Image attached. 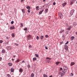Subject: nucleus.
<instances>
[{"label": "nucleus", "mask_w": 77, "mask_h": 77, "mask_svg": "<svg viewBox=\"0 0 77 77\" xmlns=\"http://www.w3.org/2000/svg\"><path fill=\"white\" fill-rule=\"evenodd\" d=\"M26 8H27V9H30V7L29 6H28L26 7Z\"/></svg>", "instance_id": "nucleus-27"}, {"label": "nucleus", "mask_w": 77, "mask_h": 77, "mask_svg": "<svg viewBox=\"0 0 77 77\" xmlns=\"http://www.w3.org/2000/svg\"><path fill=\"white\" fill-rule=\"evenodd\" d=\"M5 44H8V43H9V42H5Z\"/></svg>", "instance_id": "nucleus-34"}, {"label": "nucleus", "mask_w": 77, "mask_h": 77, "mask_svg": "<svg viewBox=\"0 0 77 77\" xmlns=\"http://www.w3.org/2000/svg\"><path fill=\"white\" fill-rule=\"evenodd\" d=\"M67 44H68V41H67L66 43H65V45H67Z\"/></svg>", "instance_id": "nucleus-44"}, {"label": "nucleus", "mask_w": 77, "mask_h": 77, "mask_svg": "<svg viewBox=\"0 0 77 77\" xmlns=\"http://www.w3.org/2000/svg\"><path fill=\"white\" fill-rule=\"evenodd\" d=\"M43 2H44V1H45V0H43Z\"/></svg>", "instance_id": "nucleus-63"}, {"label": "nucleus", "mask_w": 77, "mask_h": 77, "mask_svg": "<svg viewBox=\"0 0 77 77\" xmlns=\"http://www.w3.org/2000/svg\"><path fill=\"white\" fill-rule=\"evenodd\" d=\"M73 25H74V26H75L77 25V22H74L73 23Z\"/></svg>", "instance_id": "nucleus-12"}, {"label": "nucleus", "mask_w": 77, "mask_h": 77, "mask_svg": "<svg viewBox=\"0 0 77 77\" xmlns=\"http://www.w3.org/2000/svg\"><path fill=\"white\" fill-rule=\"evenodd\" d=\"M66 4V3H64L62 4V6H65Z\"/></svg>", "instance_id": "nucleus-19"}, {"label": "nucleus", "mask_w": 77, "mask_h": 77, "mask_svg": "<svg viewBox=\"0 0 77 77\" xmlns=\"http://www.w3.org/2000/svg\"><path fill=\"white\" fill-rule=\"evenodd\" d=\"M46 59H48L49 60H51V58L48 57H46Z\"/></svg>", "instance_id": "nucleus-33"}, {"label": "nucleus", "mask_w": 77, "mask_h": 77, "mask_svg": "<svg viewBox=\"0 0 77 77\" xmlns=\"http://www.w3.org/2000/svg\"><path fill=\"white\" fill-rule=\"evenodd\" d=\"M19 71L20 73H21L22 72H23V70L22 68H20L19 69Z\"/></svg>", "instance_id": "nucleus-5"}, {"label": "nucleus", "mask_w": 77, "mask_h": 77, "mask_svg": "<svg viewBox=\"0 0 77 77\" xmlns=\"http://www.w3.org/2000/svg\"><path fill=\"white\" fill-rule=\"evenodd\" d=\"M60 70L61 71H62V68H60Z\"/></svg>", "instance_id": "nucleus-51"}, {"label": "nucleus", "mask_w": 77, "mask_h": 77, "mask_svg": "<svg viewBox=\"0 0 77 77\" xmlns=\"http://www.w3.org/2000/svg\"><path fill=\"white\" fill-rule=\"evenodd\" d=\"M15 45H16V46H18V44L17 43H15Z\"/></svg>", "instance_id": "nucleus-45"}, {"label": "nucleus", "mask_w": 77, "mask_h": 77, "mask_svg": "<svg viewBox=\"0 0 77 77\" xmlns=\"http://www.w3.org/2000/svg\"><path fill=\"white\" fill-rule=\"evenodd\" d=\"M11 72H14V69L11 68Z\"/></svg>", "instance_id": "nucleus-21"}, {"label": "nucleus", "mask_w": 77, "mask_h": 77, "mask_svg": "<svg viewBox=\"0 0 77 77\" xmlns=\"http://www.w3.org/2000/svg\"><path fill=\"white\" fill-rule=\"evenodd\" d=\"M59 17L60 18H63V15H62V14H59Z\"/></svg>", "instance_id": "nucleus-8"}, {"label": "nucleus", "mask_w": 77, "mask_h": 77, "mask_svg": "<svg viewBox=\"0 0 77 77\" xmlns=\"http://www.w3.org/2000/svg\"><path fill=\"white\" fill-rule=\"evenodd\" d=\"M26 32H27V30H26L25 31V33H26Z\"/></svg>", "instance_id": "nucleus-62"}, {"label": "nucleus", "mask_w": 77, "mask_h": 77, "mask_svg": "<svg viewBox=\"0 0 77 77\" xmlns=\"http://www.w3.org/2000/svg\"><path fill=\"white\" fill-rule=\"evenodd\" d=\"M36 60V58H33V61H34L35 60Z\"/></svg>", "instance_id": "nucleus-29"}, {"label": "nucleus", "mask_w": 77, "mask_h": 77, "mask_svg": "<svg viewBox=\"0 0 77 77\" xmlns=\"http://www.w3.org/2000/svg\"><path fill=\"white\" fill-rule=\"evenodd\" d=\"M63 43V41H62L60 43V45H61V44H62Z\"/></svg>", "instance_id": "nucleus-42"}, {"label": "nucleus", "mask_w": 77, "mask_h": 77, "mask_svg": "<svg viewBox=\"0 0 77 77\" xmlns=\"http://www.w3.org/2000/svg\"><path fill=\"white\" fill-rule=\"evenodd\" d=\"M20 60L19 59H17L16 61H15V62H16V63H18V62H20Z\"/></svg>", "instance_id": "nucleus-15"}, {"label": "nucleus", "mask_w": 77, "mask_h": 77, "mask_svg": "<svg viewBox=\"0 0 77 77\" xmlns=\"http://www.w3.org/2000/svg\"><path fill=\"white\" fill-rule=\"evenodd\" d=\"M7 76L8 77H10L11 75L10 74H8L7 75Z\"/></svg>", "instance_id": "nucleus-35"}, {"label": "nucleus", "mask_w": 77, "mask_h": 77, "mask_svg": "<svg viewBox=\"0 0 77 77\" xmlns=\"http://www.w3.org/2000/svg\"><path fill=\"white\" fill-rule=\"evenodd\" d=\"M73 3H74V2H73V1L71 2H70V4L71 5H72V4H73Z\"/></svg>", "instance_id": "nucleus-31"}, {"label": "nucleus", "mask_w": 77, "mask_h": 77, "mask_svg": "<svg viewBox=\"0 0 77 77\" xmlns=\"http://www.w3.org/2000/svg\"><path fill=\"white\" fill-rule=\"evenodd\" d=\"M14 29H15V27L14 26H13L10 27V29H11V30H13Z\"/></svg>", "instance_id": "nucleus-7"}, {"label": "nucleus", "mask_w": 77, "mask_h": 77, "mask_svg": "<svg viewBox=\"0 0 77 77\" xmlns=\"http://www.w3.org/2000/svg\"><path fill=\"white\" fill-rule=\"evenodd\" d=\"M74 38V36H72L71 37V39L72 40H72H73Z\"/></svg>", "instance_id": "nucleus-25"}, {"label": "nucleus", "mask_w": 77, "mask_h": 77, "mask_svg": "<svg viewBox=\"0 0 77 77\" xmlns=\"http://www.w3.org/2000/svg\"><path fill=\"white\" fill-rule=\"evenodd\" d=\"M64 48H68V47L67 45L65 46Z\"/></svg>", "instance_id": "nucleus-26"}, {"label": "nucleus", "mask_w": 77, "mask_h": 77, "mask_svg": "<svg viewBox=\"0 0 77 77\" xmlns=\"http://www.w3.org/2000/svg\"><path fill=\"white\" fill-rule=\"evenodd\" d=\"M12 65V63H8V65L10 66H11Z\"/></svg>", "instance_id": "nucleus-22"}, {"label": "nucleus", "mask_w": 77, "mask_h": 77, "mask_svg": "<svg viewBox=\"0 0 77 77\" xmlns=\"http://www.w3.org/2000/svg\"><path fill=\"white\" fill-rule=\"evenodd\" d=\"M3 42V40H0V43H2Z\"/></svg>", "instance_id": "nucleus-43"}, {"label": "nucleus", "mask_w": 77, "mask_h": 77, "mask_svg": "<svg viewBox=\"0 0 77 77\" xmlns=\"http://www.w3.org/2000/svg\"><path fill=\"white\" fill-rule=\"evenodd\" d=\"M73 75H74V74L73 73H70L71 77H72V76H73Z\"/></svg>", "instance_id": "nucleus-32"}, {"label": "nucleus", "mask_w": 77, "mask_h": 77, "mask_svg": "<svg viewBox=\"0 0 77 77\" xmlns=\"http://www.w3.org/2000/svg\"><path fill=\"white\" fill-rule=\"evenodd\" d=\"M16 9V8H14V11H15V10Z\"/></svg>", "instance_id": "nucleus-61"}, {"label": "nucleus", "mask_w": 77, "mask_h": 77, "mask_svg": "<svg viewBox=\"0 0 77 77\" xmlns=\"http://www.w3.org/2000/svg\"><path fill=\"white\" fill-rule=\"evenodd\" d=\"M29 48H32V45H29Z\"/></svg>", "instance_id": "nucleus-47"}, {"label": "nucleus", "mask_w": 77, "mask_h": 77, "mask_svg": "<svg viewBox=\"0 0 77 77\" xmlns=\"http://www.w3.org/2000/svg\"><path fill=\"white\" fill-rule=\"evenodd\" d=\"M35 56H36V57H38V54H35Z\"/></svg>", "instance_id": "nucleus-39"}, {"label": "nucleus", "mask_w": 77, "mask_h": 77, "mask_svg": "<svg viewBox=\"0 0 77 77\" xmlns=\"http://www.w3.org/2000/svg\"><path fill=\"white\" fill-rule=\"evenodd\" d=\"M65 72H65V71L64 70H63V72H61V77H62V76H63V75H65Z\"/></svg>", "instance_id": "nucleus-3"}, {"label": "nucleus", "mask_w": 77, "mask_h": 77, "mask_svg": "<svg viewBox=\"0 0 77 77\" xmlns=\"http://www.w3.org/2000/svg\"><path fill=\"white\" fill-rule=\"evenodd\" d=\"M53 76H52V75H51L50 76H49V77H52Z\"/></svg>", "instance_id": "nucleus-57"}, {"label": "nucleus", "mask_w": 77, "mask_h": 77, "mask_svg": "<svg viewBox=\"0 0 77 77\" xmlns=\"http://www.w3.org/2000/svg\"><path fill=\"white\" fill-rule=\"evenodd\" d=\"M35 9L37 11H39V6H37L35 8Z\"/></svg>", "instance_id": "nucleus-9"}, {"label": "nucleus", "mask_w": 77, "mask_h": 77, "mask_svg": "<svg viewBox=\"0 0 77 77\" xmlns=\"http://www.w3.org/2000/svg\"><path fill=\"white\" fill-rule=\"evenodd\" d=\"M24 30H27V28H25L23 29Z\"/></svg>", "instance_id": "nucleus-37"}, {"label": "nucleus", "mask_w": 77, "mask_h": 77, "mask_svg": "<svg viewBox=\"0 0 77 77\" xmlns=\"http://www.w3.org/2000/svg\"><path fill=\"white\" fill-rule=\"evenodd\" d=\"M2 60V58L0 57V61H1Z\"/></svg>", "instance_id": "nucleus-49"}, {"label": "nucleus", "mask_w": 77, "mask_h": 77, "mask_svg": "<svg viewBox=\"0 0 77 77\" xmlns=\"http://www.w3.org/2000/svg\"><path fill=\"white\" fill-rule=\"evenodd\" d=\"M7 48H11V47L10 46L9 47H8Z\"/></svg>", "instance_id": "nucleus-56"}, {"label": "nucleus", "mask_w": 77, "mask_h": 77, "mask_svg": "<svg viewBox=\"0 0 77 77\" xmlns=\"http://www.w3.org/2000/svg\"><path fill=\"white\" fill-rule=\"evenodd\" d=\"M75 0H72V1L73 2H74V1H75Z\"/></svg>", "instance_id": "nucleus-58"}, {"label": "nucleus", "mask_w": 77, "mask_h": 77, "mask_svg": "<svg viewBox=\"0 0 77 77\" xmlns=\"http://www.w3.org/2000/svg\"><path fill=\"white\" fill-rule=\"evenodd\" d=\"M11 36L12 37H15V34L14 33H12L11 34Z\"/></svg>", "instance_id": "nucleus-23"}, {"label": "nucleus", "mask_w": 77, "mask_h": 77, "mask_svg": "<svg viewBox=\"0 0 77 77\" xmlns=\"http://www.w3.org/2000/svg\"><path fill=\"white\" fill-rule=\"evenodd\" d=\"M20 25H21V26L23 27V23H21L20 24Z\"/></svg>", "instance_id": "nucleus-38"}, {"label": "nucleus", "mask_w": 77, "mask_h": 77, "mask_svg": "<svg viewBox=\"0 0 77 77\" xmlns=\"http://www.w3.org/2000/svg\"><path fill=\"white\" fill-rule=\"evenodd\" d=\"M44 11V10H43L42 11H40L39 12V14H42V12Z\"/></svg>", "instance_id": "nucleus-14"}, {"label": "nucleus", "mask_w": 77, "mask_h": 77, "mask_svg": "<svg viewBox=\"0 0 77 77\" xmlns=\"http://www.w3.org/2000/svg\"><path fill=\"white\" fill-rule=\"evenodd\" d=\"M45 48H48V47H47V46H46L45 47Z\"/></svg>", "instance_id": "nucleus-54"}, {"label": "nucleus", "mask_w": 77, "mask_h": 77, "mask_svg": "<svg viewBox=\"0 0 77 77\" xmlns=\"http://www.w3.org/2000/svg\"><path fill=\"white\" fill-rule=\"evenodd\" d=\"M6 38L7 39H8V37H7Z\"/></svg>", "instance_id": "nucleus-60"}, {"label": "nucleus", "mask_w": 77, "mask_h": 77, "mask_svg": "<svg viewBox=\"0 0 77 77\" xmlns=\"http://www.w3.org/2000/svg\"><path fill=\"white\" fill-rule=\"evenodd\" d=\"M36 39H38V40L39 39V36H37L36 37Z\"/></svg>", "instance_id": "nucleus-41"}, {"label": "nucleus", "mask_w": 77, "mask_h": 77, "mask_svg": "<svg viewBox=\"0 0 77 77\" xmlns=\"http://www.w3.org/2000/svg\"><path fill=\"white\" fill-rule=\"evenodd\" d=\"M24 60H23L22 61V63H24Z\"/></svg>", "instance_id": "nucleus-52"}, {"label": "nucleus", "mask_w": 77, "mask_h": 77, "mask_svg": "<svg viewBox=\"0 0 77 77\" xmlns=\"http://www.w3.org/2000/svg\"><path fill=\"white\" fill-rule=\"evenodd\" d=\"M71 26H70L67 29L68 30H71Z\"/></svg>", "instance_id": "nucleus-10"}, {"label": "nucleus", "mask_w": 77, "mask_h": 77, "mask_svg": "<svg viewBox=\"0 0 77 77\" xmlns=\"http://www.w3.org/2000/svg\"><path fill=\"white\" fill-rule=\"evenodd\" d=\"M53 5H56V3L55 2H54L53 3Z\"/></svg>", "instance_id": "nucleus-50"}, {"label": "nucleus", "mask_w": 77, "mask_h": 77, "mask_svg": "<svg viewBox=\"0 0 77 77\" xmlns=\"http://www.w3.org/2000/svg\"><path fill=\"white\" fill-rule=\"evenodd\" d=\"M24 2V0H21V2Z\"/></svg>", "instance_id": "nucleus-48"}, {"label": "nucleus", "mask_w": 77, "mask_h": 77, "mask_svg": "<svg viewBox=\"0 0 77 77\" xmlns=\"http://www.w3.org/2000/svg\"><path fill=\"white\" fill-rule=\"evenodd\" d=\"M13 57L14 58H15V57H16V55H13Z\"/></svg>", "instance_id": "nucleus-46"}, {"label": "nucleus", "mask_w": 77, "mask_h": 77, "mask_svg": "<svg viewBox=\"0 0 77 77\" xmlns=\"http://www.w3.org/2000/svg\"><path fill=\"white\" fill-rule=\"evenodd\" d=\"M64 71H65V72H66V69H68V67L66 66H64Z\"/></svg>", "instance_id": "nucleus-4"}, {"label": "nucleus", "mask_w": 77, "mask_h": 77, "mask_svg": "<svg viewBox=\"0 0 77 77\" xmlns=\"http://www.w3.org/2000/svg\"><path fill=\"white\" fill-rule=\"evenodd\" d=\"M65 50H66V51H67V50H68V48L65 49Z\"/></svg>", "instance_id": "nucleus-53"}, {"label": "nucleus", "mask_w": 77, "mask_h": 77, "mask_svg": "<svg viewBox=\"0 0 77 77\" xmlns=\"http://www.w3.org/2000/svg\"><path fill=\"white\" fill-rule=\"evenodd\" d=\"M74 65H75V63L74 62H72L70 63L71 66H73Z\"/></svg>", "instance_id": "nucleus-6"}, {"label": "nucleus", "mask_w": 77, "mask_h": 77, "mask_svg": "<svg viewBox=\"0 0 77 77\" xmlns=\"http://www.w3.org/2000/svg\"><path fill=\"white\" fill-rule=\"evenodd\" d=\"M21 11L23 12V13H25V9H21Z\"/></svg>", "instance_id": "nucleus-11"}, {"label": "nucleus", "mask_w": 77, "mask_h": 77, "mask_svg": "<svg viewBox=\"0 0 77 77\" xmlns=\"http://www.w3.org/2000/svg\"><path fill=\"white\" fill-rule=\"evenodd\" d=\"M65 26L66 27H68V22H66L65 23Z\"/></svg>", "instance_id": "nucleus-13"}, {"label": "nucleus", "mask_w": 77, "mask_h": 77, "mask_svg": "<svg viewBox=\"0 0 77 77\" xmlns=\"http://www.w3.org/2000/svg\"><path fill=\"white\" fill-rule=\"evenodd\" d=\"M12 60L13 61H14V59H12Z\"/></svg>", "instance_id": "nucleus-59"}, {"label": "nucleus", "mask_w": 77, "mask_h": 77, "mask_svg": "<svg viewBox=\"0 0 77 77\" xmlns=\"http://www.w3.org/2000/svg\"><path fill=\"white\" fill-rule=\"evenodd\" d=\"M14 21H11V23L12 24H14Z\"/></svg>", "instance_id": "nucleus-40"}, {"label": "nucleus", "mask_w": 77, "mask_h": 77, "mask_svg": "<svg viewBox=\"0 0 77 77\" xmlns=\"http://www.w3.org/2000/svg\"><path fill=\"white\" fill-rule=\"evenodd\" d=\"M34 77V74L32 73L31 75V77Z\"/></svg>", "instance_id": "nucleus-24"}, {"label": "nucleus", "mask_w": 77, "mask_h": 77, "mask_svg": "<svg viewBox=\"0 0 77 77\" xmlns=\"http://www.w3.org/2000/svg\"><path fill=\"white\" fill-rule=\"evenodd\" d=\"M74 10H72L70 12V13L71 15H72L74 13Z\"/></svg>", "instance_id": "nucleus-2"}, {"label": "nucleus", "mask_w": 77, "mask_h": 77, "mask_svg": "<svg viewBox=\"0 0 77 77\" xmlns=\"http://www.w3.org/2000/svg\"><path fill=\"white\" fill-rule=\"evenodd\" d=\"M40 39H41L42 40V39H44V36L41 35V36Z\"/></svg>", "instance_id": "nucleus-18"}, {"label": "nucleus", "mask_w": 77, "mask_h": 77, "mask_svg": "<svg viewBox=\"0 0 77 77\" xmlns=\"http://www.w3.org/2000/svg\"><path fill=\"white\" fill-rule=\"evenodd\" d=\"M45 37L47 38H48L49 37V36L47 35H46L45 36Z\"/></svg>", "instance_id": "nucleus-36"}, {"label": "nucleus", "mask_w": 77, "mask_h": 77, "mask_svg": "<svg viewBox=\"0 0 77 77\" xmlns=\"http://www.w3.org/2000/svg\"><path fill=\"white\" fill-rule=\"evenodd\" d=\"M64 31V30L61 29V31H60V33H62Z\"/></svg>", "instance_id": "nucleus-20"}, {"label": "nucleus", "mask_w": 77, "mask_h": 77, "mask_svg": "<svg viewBox=\"0 0 77 77\" xmlns=\"http://www.w3.org/2000/svg\"><path fill=\"white\" fill-rule=\"evenodd\" d=\"M48 8H47L45 10V12H48Z\"/></svg>", "instance_id": "nucleus-28"}, {"label": "nucleus", "mask_w": 77, "mask_h": 77, "mask_svg": "<svg viewBox=\"0 0 77 77\" xmlns=\"http://www.w3.org/2000/svg\"><path fill=\"white\" fill-rule=\"evenodd\" d=\"M48 63H49V61H48Z\"/></svg>", "instance_id": "nucleus-64"}, {"label": "nucleus", "mask_w": 77, "mask_h": 77, "mask_svg": "<svg viewBox=\"0 0 77 77\" xmlns=\"http://www.w3.org/2000/svg\"><path fill=\"white\" fill-rule=\"evenodd\" d=\"M30 9H28V11H27V12H28V13H30Z\"/></svg>", "instance_id": "nucleus-30"}, {"label": "nucleus", "mask_w": 77, "mask_h": 77, "mask_svg": "<svg viewBox=\"0 0 77 77\" xmlns=\"http://www.w3.org/2000/svg\"><path fill=\"white\" fill-rule=\"evenodd\" d=\"M32 38V35H27V41L30 40V39Z\"/></svg>", "instance_id": "nucleus-1"}, {"label": "nucleus", "mask_w": 77, "mask_h": 77, "mask_svg": "<svg viewBox=\"0 0 77 77\" xmlns=\"http://www.w3.org/2000/svg\"><path fill=\"white\" fill-rule=\"evenodd\" d=\"M2 53H5L6 52V51L5 49H3L2 50Z\"/></svg>", "instance_id": "nucleus-17"}, {"label": "nucleus", "mask_w": 77, "mask_h": 77, "mask_svg": "<svg viewBox=\"0 0 77 77\" xmlns=\"http://www.w3.org/2000/svg\"><path fill=\"white\" fill-rule=\"evenodd\" d=\"M60 63V62L58 61L56 62L55 63L57 65H59V63Z\"/></svg>", "instance_id": "nucleus-16"}, {"label": "nucleus", "mask_w": 77, "mask_h": 77, "mask_svg": "<svg viewBox=\"0 0 77 77\" xmlns=\"http://www.w3.org/2000/svg\"><path fill=\"white\" fill-rule=\"evenodd\" d=\"M1 15H3V14L2 13H0Z\"/></svg>", "instance_id": "nucleus-55"}]
</instances>
